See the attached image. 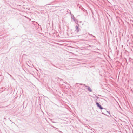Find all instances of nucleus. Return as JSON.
Listing matches in <instances>:
<instances>
[{
    "instance_id": "obj_2",
    "label": "nucleus",
    "mask_w": 133,
    "mask_h": 133,
    "mask_svg": "<svg viewBox=\"0 0 133 133\" xmlns=\"http://www.w3.org/2000/svg\"><path fill=\"white\" fill-rule=\"evenodd\" d=\"M85 87L87 88V89L90 92H92V90L91 89L90 87L86 85L85 84H83Z\"/></svg>"
},
{
    "instance_id": "obj_8",
    "label": "nucleus",
    "mask_w": 133,
    "mask_h": 133,
    "mask_svg": "<svg viewBox=\"0 0 133 133\" xmlns=\"http://www.w3.org/2000/svg\"><path fill=\"white\" fill-rule=\"evenodd\" d=\"M106 111L107 112H108V113L109 114V115H110V113H109V112H108V111H106Z\"/></svg>"
},
{
    "instance_id": "obj_12",
    "label": "nucleus",
    "mask_w": 133,
    "mask_h": 133,
    "mask_svg": "<svg viewBox=\"0 0 133 133\" xmlns=\"http://www.w3.org/2000/svg\"><path fill=\"white\" fill-rule=\"evenodd\" d=\"M70 14L71 15H72V14L71 13V12H70Z\"/></svg>"
},
{
    "instance_id": "obj_20",
    "label": "nucleus",
    "mask_w": 133,
    "mask_h": 133,
    "mask_svg": "<svg viewBox=\"0 0 133 133\" xmlns=\"http://www.w3.org/2000/svg\"><path fill=\"white\" fill-rule=\"evenodd\" d=\"M49 5V4H48L46 5Z\"/></svg>"
},
{
    "instance_id": "obj_5",
    "label": "nucleus",
    "mask_w": 133,
    "mask_h": 133,
    "mask_svg": "<svg viewBox=\"0 0 133 133\" xmlns=\"http://www.w3.org/2000/svg\"><path fill=\"white\" fill-rule=\"evenodd\" d=\"M103 110H101V112H102V114H105L102 111H103V112H104V111H103V110H104V109H103ZM105 111H106L105 109Z\"/></svg>"
},
{
    "instance_id": "obj_9",
    "label": "nucleus",
    "mask_w": 133,
    "mask_h": 133,
    "mask_svg": "<svg viewBox=\"0 0 133 133\" xmlns=\"http://www.w3.org/2000/svg\"><path fill=\"white\" fill-rule=\"evenodd\" d=\"M8 74L11 77H12V76L10 74Z\"/></svg>"
},
{
    "instance_id": "obj_15",
    "label": "nucleus",
    "mask_w": 133,
    "mask_h": 133,
    "mask_svg": "<svg viewBox=\"0 0 133 133\" xmlns=\"http://www.w3.org/2000/svg\"><path fill=\"white\" fill-rule=\"evenodd\" d=\"M93 36V37H95V36Z\"/></svg>"
},
{
    "instance_id": "obj_4",
    "label": "nucleus",
    "mask_w": 133,
    "mask_h": 133,
    "mask_svg": "<svg viewBox=\"0 0 133 133\" xmlns=\"http://www.w3.org/2000/svg\"><path fill=\"white\" fill-rule=\"evenodd\" d=\"M71 18L72 19H73V20L74 21H75V18L74 17V16L73 15H71Z\"/></svg>"
},
{
    "instance_id": "obj_16",
    "label": "nucleus",
    "mask_w": 133,
    "mask_h": 133,
    "mask_svg": "<svg viewBox=\"0 0 133 133\" xmlns=\"http://www.w3.org/2000/svg\"><path fill=\"white\" fill-rule=\"evenodd\" d=\"M90 35L91 36H93V35H92V34Z\"/></svg>"
},
{
    "instance_id": "obj_13",
    "label": "nucleus",
    "mask_w": 133,
    "mask_h": 133,
    "mask_svg": "<svg viewBox=\"0 0 133 133\" xmlns=\"http://www.w3.org/2000/svg\"><path fill=\"white\" fill-rule=\"evenodd\" d=\"M131 91H132V92H133V90H132V89H131Z\"/></svg>"
},
{
    "instance_id": "obj_11",
    "label": "nucleus",
    "mask_w": 133,
    "mask_h": 133,
    "mask_svg": "<svg viewBox=\"0 0 133 133\" xmlns=\"http://www.w3.org/2000/svg\"><path fill=\"white\" fill-rule=\"evenodd\" d=\"M55 129H56V130H57V129H58V128H56V127H55Z\"/></svg>"
},
{
    "instance_id": "obj_6",
    "label": "nucleus",
    "mask_w": 133,
    "mask_h": 133,
    "mask_svg": "<svg viewBox=\"0 0 133 133\" xmlns=\"http://www.w3.org/2000/svg\"><path fill=\"white\" fill-rule=\"evenodd\" d=\"M57 131H58L59 132H60V133H63V132H62L59 131V130H57Z\"/></svg>"
},
{
    "instance_id": "obj_3",
    "label": "nucleus",
    "mask_w": 133,
    "mask_h": 133,
    "mask_svg": "<svg viewBox=\"0 0 133 133\" xmlns=\"http://www.w3.org/2000/svg\"><path fill=\"white\" fill-rule=\"evenodd\" d=\"M78 26H79L78 25V26L76 25L75 26L76 29L75 31L77 33L79 31V28L78 27Z\"/></svg>"
},
{
    "instance_id": "obj_1",
    "label": "nucleus",
    "mask_w": 133,
    "mask_h": 133,
    "mask_svg": "<svg viewBox=\"0 0 133 133\" xmlns=\"http://www.w3.org/2000/svg\"><path fill=\"white\" fill-rule=\"evenodd\" d=\"M96 105H97V107L101 110L104 109V110H105V109L103 108V107L99 104V103L98 102H96Z\"/></svg>"
},
{
    "instance_id": "obj_7",
    "label": "nucleus",
    "mask_w": 133,
    "mask_h": 133,
    "mask_svg": "<svg viewBox=\"0 0 133 133\" xmlns=\"http://www.w3.org/2000/svg\"><path fill=\"white\" fill-rule=\"evenodd\" d=\"M57 131H58L59 132H60V133H63V132H62L59 131V130H57Z\"/></svg>"
},
{
    "instance_id": "obj_19",
    "label": "nucleus",
    "mask_w": 133,
    "mask_h": 133,
    "mask_svg": "<svg viewBox=\"0 0 133 133\" xmlns=\"http://www.w3.org/2000/svg\"><path fill=\"white\" fill-rule=\"evenodd\" d=\"M91 131H92V129H91Z\"/></svg>"
},
{
    "instance_id": "obj_18",
    "label": "nucleus",
    "mask_w": 133,
    "mask_h": 133,
    "mask_svg": "<svg viewBox=\"0 0 133 133\" xmlns=\"http://www.w3.org/2000/svg\"><path fill=\"white\" fill-rule=\"evenodd\" d=\"M10 122H11V120H10Z\"/></svg>"
},
{
    "instance_id": "obj_14",
    "label": "nucleus",
    "mask_w": 133,
    "mask_h": 133,
    "mask_svg": "<svg viewBox=\"0 0 133 133\" xmlns=\"http://www.w3.org/2000/svg\"><path fill=\"white\" fill-rule=\"evenodd\" d=\"M80 84L81 85H82L83 84Z\"/></svg>"
},
{
    "instance_id": "obj_17",
    "label": "nucleus",
    "mask_w": 133,
    "mask_h": 133,
    "mask_svg": "<svg viewBox=\"0 0 133 133\" xmlns=\"http://www.w3.org/2000/svg\"><path fill=\"white\" fill-rule=\"evenodd\" d=\"M91 133H93V132H92V131H91Z\"/></svg>"
},
{
    "instance_id": "obj_10",
    "label": "nucleus",
    "mask_w": 133,
    "mask_h": 133,
    "mask_svg": "<svg viewBox=\"0 0 133 133\" xmlns=\"http://www.w3.org/2000/svg\"><path fill=\"white\" fill-rule=\"evenodd\" d=\"M52 127H53V128H55V127H54V126H52Z\"/></svg>"
}]
</instances>
